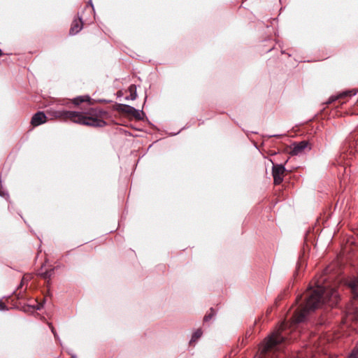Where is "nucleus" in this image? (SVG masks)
I'll list each match as a JSON object with an SVG mask.
<instances>
[{
  "mask_svg": "<svg viewBox=\"0 0 358 358\" xmlns=\"http://www.w3.org/2000/svg\"><path fill=\"white\" fill-rule=\"evenodd\" d=\"M324 280L325 279L317 280L315 282V287L309 288L304 294V301L296 310L293 316L294 323L304 322L310 312L320 308L322 304L327 303L333 306L338 303L337 290L323 285Z\"/></svg>",
  "mask_w": 358,
  "mask_h": 358,
  "instance_id": "1",
  "label": "nucleus"
},
{
  "mask_svg": "<svg viewBox=\"0 0 358 358\" xmlns=\"http://www.w3.org/2000/svg\"><path fill=\"white\" fill-rule=\"evenodd\" d=\"M106 111L99 108H90L85 111H71L50 108L47 110L48 117L60 120H70L74 123L94 127H103L106 125L104 117Z\"/></svg>",
  "mask_w": 358,
  "mask_h": 358,
  "instance_id": "2",
  "label": "nucleus"
},
{
  "mask_svg": "<svg viewBox=\"0 0 358 358\" xmlns=\"http://www.w3.org/2000/svg\"><path fill=\"white\" fill-rule=\"evenodd\" d=\"M286 324L282 322L267 338L264 339L259 347V358H278L277 352L281 348L280 345L285 338L282 335Z\"/></svg>",
  "mask_w": 358,
  "mask_h": 358,
  "instance_id": "3",
  "label": "nucleus"
},
{
  "mask_svg": "<svg viewBox=\"0 0 358 358\" xmlns=\"http://www.w3.org/2000/svg\"><path fill=\"white\" fill-rule=\"evenodd\" d=\"M348 286L352 292V301L346 308L343 319L344 324H348L350 322H358V276L351 279Z\"/></svg>",
  "mask_w": 358,
  "mask_h": 358,
  "instance_id": "4",
  "label": "nucleus"
},
{
  "mask_svg": "<svg viewBox=\"0 0 358 358\" xmlns=\"http://www.w3.org/2000/svg\"><path fill=\"white\" fill-rule=\"evenodd\" d=\"M285 168L282 164H273L272 168V176L275 185H280L284 178Z\"/></svg>",
  "mask_w": 358,
  "mask_h": 358,
  "instance_id": "5",
  "label": "nucleus"
},
{
  "mask_svg": "<svg viewBox=\"0 0 358 358\" xmlns=\"http://www.w3.org/2000/svg\"><path fill=\"white\" fill-rule=\"evenodd\" d=\"M306 150H310V147L308 141H303L293 143L289 153L291 155H299L303 153Z\"/></svg>",
  "mask_w": 358,
  "mask_h": 358,
  "instance_id": "6",
  "label": "nucleus"
},
{
  "mask_svg": "<svg viewBox=\"0 0 358 358\" xmlns=\"http://www.w3.org/2000/svg\"><path fill=\"white\" fill-rule=\"evenodd\" d=\"M48 115L44 112L38 111L35 113L31 120V124L33 127H38L48 121Z\"/></svg>",
  "mask_w": 358,
  "mask_h": 358,
  "instance_id": "7",
  "label": "nucleus"
},
{
  "mask_svg": "<svg viewBox=\"0 0 358 358\" xmlns=\"http://www.w3.org/2000/svg\"><path fill=\"white\" fill-rule=\"evenodd\" d=\"M83 27V22L82 19L80 17L75 18L71 24V29L69 30V34L71 35H75L78 34Z\"/></svg>",
  "mask_w": 358,
  "mask_h": 358,
  "instance_id": "8",
  "label": "nucleus"
},
{
  "mask_svg": "<svg viewBox=\"0 0 358 358\" xmlns=\"http://www.w3.org/2000/svg\"><path fill=\"white\" fill-rule=\"evenodd\" d=\"M117 110L119 111H121V112L125 113V114L131 115L133 112L135 111V108H134L131 106H129V105H126V104H120L118 106Z\"/></svg>",
  "mask_w": 358,
  "mask_h": 358,
  "instance_id": "9",
  "label": "nucleus"
},
{
  "mask_svg": "<svg viewBox=\"0 0 358 358\" xmlns=\"http://www.w3.org/2000/svg\"><path fill=\"white\" fill-rule=\"evenodd\" d=\"M90 98L88 96H78V97H76V98L73 99V103L75 105H79L80 103H81L83 102L90 101Z\"/></svg>",
  "mask_w": 358,
  "mask_h": 358,
  "instance_id": "10",
  "label": "nucleus"
},
{
  "mask_svg": "<svg viewBox=\"0 0 358 358\" xmlns=\"http://www.w3.org/2000/svg\"><path fill=\"white\" fill-rule=\"evenodd\" d=\"M352 95H355V93L352 94V92H345L341 94L339 96H338L336 97H331L329 99V103H331L336 99H341V98L345 97L347 96H352Z\"/></svg>",
  "mask_w": 358,
  "mask_h": 358,
  "instance_id": "11",
  "label": "nucleus"
},
{
  "mask_svg": "<svg viewBox=\"0 0 358 358\" xmlns=\"http://www.w3.org/2000/svg\"><path fill=\"white\" fill-rule=\"evenodd\" d=\"M201 335H202V331L200 329H197L192 334V336L189 343L192 344L193 343H195L201 336Z\"/></svg>",
  "mask_w": 358,
  "mask_h": 358,
  "instance_id": "12",
  "label": "nucleus"
},
{
  "mask_svg": "<svg viewBox=\"0 0 358 358\" xmlns=\"http://www.w3.org/2000/svg\"><path fill=\"white\" fill-rule=\"evenodd\" d=\"M129 90L130 92V96L129 99L131 100H134L136 99L137 94H136V86L134 85H131L129 87Z\"/></svg>",
  "mask_w": 358,
  "mask_h": 358,
  "instance_id": "13",
  "label": "nucleus"
},
{
  "mask_svg": "<svg viewBox=\"0 0 358 358\" xmlns=\"http://www.w3.org/2000/svg\"><path fill=\"white\" fill-rule=\"evenodd\" d=\"M52 274H53V269H50L49 271H45V272L39 273V275L43 278L45 279V280L50 279L52 275Z\"/></svg>",
  "mask_w": 358,
  "mask_h": 358,
  "instance_id": "14",
  "label": "nucleus"
},
{
  "mask_svg": "<svg viewBox=\"0 0 358 358\" xmlns=\"http://www.w3.org/2000/svg\"><path fill=\"white\" fill-rule=\"evenodd\" d=\"M143 115V111L141 110H136L135 108V111L133 112V113L131 114V116L135 117L136 119L137 120H141L143 117H142V115Z\"/></svg>",
  "mask_w": 358,
  "mask_h": 358,
  "instance_id": "15",
  "label": "nucleus"
},
{
  "mask_svg": "<svg viewBox=\"0 0 358 358\" xmlns=\"http://www.w3.org/2000/svg\"><path fill=\"white\" fill-rule=\"evenodd\" d=\"M349 358H358V345H357L354 350L352 351Z\"/></svg>",
  "mask_w": 358,
  "mask_h": 358,
  "instance_id": "16",
  "label": "nucleus"
},
{
  "mask_svg": "<svg viewBox=\"0 0 358 358\" xmlns=\"http://www.w3.org/2000/svg\"><path fill=\"white\" fill-rule=\"evenodd\" d=\"M210 313L205 315L204 318H203V321L204 322H207L209 320H210L212 318V317L215 315V313H214V310L213 308H210Z\"/></svg>",
  "mask_w": 358,
  "mask_h": 358,
  "instance_id": "17",
  "label": "nucleus"
},
{
  "mask_svg": "<svg viewBox=\"0 0 358 358\" xmlns=\"http://www.w3.org/2000/svg\"><path fill=\"white\" fill-rule=\"evenodd\" d=\"M25 281H27H27H28V279H27L25 276H24V277L22 278V279L21 283H20V286H19V287H18V288L22 287V285H23V284H24V282Z\"/></svg>",
  "mask_w": 358,
  "mask_h": 358,
  "instance_id": "18",
  "label": "nucleus"
},
{
  "mask_svg": "<svg viewBox=\"0 0 358 358\" xmlns=\"http://www.w3.org/2000/svg\"><path fill=\"white\" fill-rule=\"evenodd\" d=\"M50 327L51 328V331L52 332L55 334V329H54V327L52 326L51 324H49Z\"/></svg>",
  "mask_w": 358,
  "mask_h": 358,
  "instance_id": "19",
  "label": "nucleus"
},
{
  "mask_svg": "<svg viewBox=\"0 0 358 358\" xmlns=\"http://www.w3.org/2000/svg\"><path fill=\"white\" fill-rule=\"evenodd\" d=\"M3 53L2 52L1 50L0 49V56H2Z\"/></svg>",
  "mask_w": 358,
  "mask_h": 358,
  "instance_id": "20",
  "label": "nucleus"
}]
</instances>
